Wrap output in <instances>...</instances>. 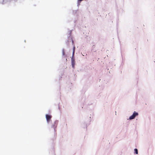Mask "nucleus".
I'll use <instances>...</instances> for the list:
<instances>
[{
	"label": "nucleus",
	"mask_w": 155,
	"mask_h": 155,
	"mask_svg": "<svg viewBox=\"0 0 155 155\" xmlns=\"http://www.w3.org/2000/svg\"><path fill=\"white\" fill-rule=\"evenodd\" d=\"M75 49V47H74L73 49V55L71 58V64L72 67L73 68H74V65L75 64V61H74V50Z\"/></svg>",
	"instance_id": "nucleus-1"
},
{
	"label": "nucleus",
	"mask_w": 155,
	"mask_h": 155,
	"mask_svg": "<svg viewBox=\"0 0 155 155\" xmlns=\"http://www.w3.org/2000/svg\"><path fill=\"white\" fill-rule=\"evenodd\" d=\"M138 114L135 111H134L132 115L130 116L129 117V119L130 120H131L134 119L136 116L138 115Z\"/></svg>",
	"instance_id": "nucleus-2"
},
{
	"label": "nucleus",
	"mask_w": 155,
	"mask_h": 155,
	"mask_svg": "<svg viewBox=\"0 0 155 155\" xmlns=\"http://www.w3.org/2000/svg\"><path fill=\"white\" fill-rule=\"evenodd\" d=\"M51 117L52 116L51 115H49L48 114H46V119L47 122L48 123L50 121Z\"/></svg>",
	"instance_id": "nucleus-3"
},
{
	"label": "nucleus",
	"mask_w": 155,
	"mask_h": 155,
	"mask_svg": "<svg viewBox=\"0 0 155 155\" xmlns=\"http://www.w3.org/2000/svg\"><path fill=\"white\" fill-rule=\"evenodd\" d=\"M6 0H0V3L2 4H4L5 3V1Z\"/></svg>",
	"instance_id": "nucleus-4"
},
{
	"label": "nucleus",
	"mask_w": 155,
	"mask_h": 155,
	"mask_svg": "<svg viewBox=\"0 0 155 155\" xmlns=\"http://www.w3.org/2000/svg\"><path fill=\"white\" fill-rule=\"evenodd\" d=\"M134 150L135 153L136 154H137L138 153L137 149H134Z\"/></svg>",
	"instance_id": "nucleus-5"
},
{
	"label": "nucleus",
	"mask_w": 155,
	"mask_h": 155,
	"mask_svg": "<svg viewBox=\"0 0 155 155\" xmlns=\"http://www.w3.org/2000/svg\"><path fill=\"white\" fill-rule=\"evenodd\" d=\"M57 123H58V121H55L54 123V126L56 127L57 124Z\"/></svg>",
	"instance_id": "nucleus-6"
},
{
	"label": "nucleus",
	"mask_w": 155,
	"mask_h": 155,
	"mask_svg": "<svg viewBox=\"0 0 155 155\" xmlns=\"http://www.w3.org/2000/svg\"><path fill=\"white\" fill-rule=\"evenodd\" d=\"M62 54H63V55H64L65 54V52H64V49H63L62 50Z\"/></svg>",
	"instance_id": "nucleus-7"
}]
</instances>
